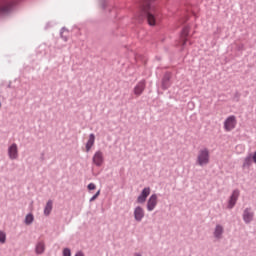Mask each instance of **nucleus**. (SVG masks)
Listing matches in <instances>:
<instances>
[{
    "instance_id": "obj_15",
    "label": "nucleus",
    "mask_w": 256,
    "mask_h": 256,
    "mask_svg": "<svg viewBox=\"0 0 256 256\" xmlns=\"http://www.w3.org/2000/svg\"><path fill=\"white\" fill-rule=\"evenodd\" d=\"M35 251L37 255H42V253H45V242H38L36 244Z\"/></svg>"
},
{
    "instance_id": "obj_20",
    "label": "nucleus",
    "mask_w": 256,
    "mask_h": 256,
    "mask_svg": "<svg viewBox=\"0 0 256 256\" xmlns=\"http://www.w3.org/2000/svg\"><path fill=\"white\" fill-rule=\"evenodd\" d=\"M33 219H34L33 214H28L25 218L26 225H31V223H33Z\"/></svg>"
},
{
    "instance_id": "obj_14",
    "label": "nucleus",
    "mask_w": 256,
    "mask_h": 256,
    "mask_svg": "<svg viewBox=\"0 0 256 256\" xmlns=\"http://www.w3.org/2000/svg\"><path fill=\"white\" fill-rule=\"evenodd\" d=\"M189 35V26H185L181 33L182 45L185 46L187 43V36Z\"/></svg>"
},
{
    "instance_id": "obj_9",
    "label": "nucleus",
    "mask_w": 256,
    "mask_h": 256,
    "mask_svg": "<svg viewBox=\"0 0 256 256\" xmlns=\"http://www.w3.org/2000/svg\"><path fill=\"white\" fill-rule=\"evenodd\" d=\"M8 155L10 159H17L19 157V151L17 149V144H12L8 148Z\"/></svg>"
},
{
    "instance_id": "obj_7",
    "label": "nucleus",
    "mask_w": 256,
    "mask_h": 256,
    "mask_svg": "<svg viewBox=\"0 0 256 256\" xmlns=\"http://www.w3.org/2000/svg\"><path fill=\"white\" fill-rule=\"evenodd\" d=\"M143 217H145V210L138 206L134 209V219L135 221L141 222L143 221Z\"/></svg>"
},
{
    "instance_id": "obj_12",
    "label": "nucleus",
    "mask_w": 256,
    "mask_h": 256,
    "mask_svg": "<svg viewBox=\"0 0 256 256\" xmlns=\"http://www.w3.org/2000/svg\"><path fill=\"white\" fill-rule=\"evenodd\" d=\"M145 91V81L139 82L134 88V95L139 97Z\"/></svg>"
},
{
    "instance_id": "obj_25",
    "label": "nucleus",
    "mask_w": 256,
    "mask_h": 256,
    "mask_svg": "<svg viewBox=\"0 0 256 256\" xmlns=\"http://www.w3.org/2000/svg\"><path fill=\"white\" fill-rule=\"evenodd\" d=\"M252 159H253L254 163H256V151L254 152Z\"/></svg>"
},
{
    "instance_id": "obj_16",
    "label": "nucleus",
    "mask_w": 256,
    "mask_h": 256,
    "mask_svg": "<svg viewBox=\"0 0 256 256\" xmlns=\"http://www.w3.org/2000/svg\"><path fill=\"white\" fill-rule=\"evenodd\" d=\"M170 79H171V74H165V76H164V78L162 80V87H163V89H169V87L171 85L169 83Z\"/></svg>"
},
{
    "instance_id": "obj_2",
    "label": "nucleus",
    "mask_w": 256,
    "mask_h": 256,
    "mask_svg": "<svg viewBox=\"0 0 256 256\" xmlns=\"http://www.w3.org/2000/svg\"><path fill=\"white\" fill-rule=\"evenodd\" d=\"M209 159V149L204 148L198 152L197 163L200 165V167H203V165H208Z\"/></svg>"
},
{
    "instance_id": "obj_26",
    "label": "nucleus",
    "mask_w": 256,
    "mask_h": 256,
    "mask_svg": "<svg viewBox=\"0 0 256 256\" xmlns=\"http://www.w3.org/2000/svg\"><path fill=\"white\" fill-rule=\"evenodd\" d=\"M75 256H85V255L83 254V252H78V253H76Z\"/></svg>"
},
{
    "instance_id": "obj_23",
    "label": "nucleus",
    "mask_w": 256,
    "mask_h": 256,
    "mask_svg": "<svg viewBox=\"0 0 256 256\" xmlns=\"http://www.w3.org/2000/svg\"><path fill=\"white\" fill-rule=\"evenodd\" d=\"M63 256H71V250L69 248H65L63 250Z\"/></svg>"
},
{
    "instance_id": "obj_13",
    "label": "nucleus",
    "mask_w": 256,
    "mask_h": 256,
    "mask_svg": "<svg viewBox=\"0 0 256 256\" xmlns=\"http://www.w3.org/2000/svg\"><path fill=\"white\" fill-rule=\"evenodd\" d=\"M95 145V134H90L89 139L86 143V153L91 151V147Z\"/></svg>"
},
{
    "instance_id": "obj_24",
    "label": "nucleus",
    "mask_w": 256,
    "mask_h": 256,
    "mask_svg": "<svg viewBox=\"0 0 256 256\" xmlns=\"http://www.w3.org/2000/svg\"><path fill=\"white\" fill-rule=\"evenodd\" d=\"M88 189H89V191H94V189H97V186L95 184H93V183H90L88 185Z\"/></svg>"
},
{
    "instance_id": "obj_6",
    "label": "nucleus",
    "mask_w": 256,
    "mask_h": 256,
    "mask_svg": "<svg viewBox=\"0 0 256 256\" xmlns=\"http://www.w3.org/2000/svg\"><path fill=\"white\" fill-rule=\"evenodd\" d=\"M151 195V188L146 187L142 190L141 194L137 198V203H145L147 196Z\"/></svg>"
},
{
    "instance_id": "obj_19",
    "label": "nucleus",
    "mask_w": 256,
    "mask_h": 256,
    "mask_svg": "<svg viewBox=\"0 0 256 256\" xmlns=\"http://www.w3.org/2000/svg\"><path fill=\"white\" fill-rule=\"evenodd\" d=\"M252 158L248 156L244 159L243 167H251Z\"/></svg>"
},
{
    "instance_id": "obj_11",
    "label": "nucleus",
    "mask_w": 256,
    "mask_h": 256,
    "mask_svg": "<svg viewBox=\"0 0 256 256\" xmlns=\"http://www.w3.org/2000/svg\"><path fill=\"white\" fill-rule=\"evenodd\" d=\"M254 213L251 208H246L243 213V220L245 223H251L253 221Z\"/></svg>"
},
{
    "instance_id": "obj_18",
    "label": "nucleus",
    "mask_w": 256,
    "mask_h": 256,
    "mask_svg": "<svg viewBox=\"0 0 256 256\" xmlns=\"http://www.w3.org/2000/svg\"><path fill=\"white\" fill-rule=\"evenodd\" d=\"M221 235H223V226L217 225L215 228L214 236L217 237V239L221 238Z\"/></svg>"
},
{
    "instance_id": "obj_3",
    "label": "nucleus",
    "mask_w": 256,
    "mask_h": 256,
    "mask_svg": "<svg viewBox=\"0 0 256 256\" xmlns=\"http://www.w3.org/2000/svg\"><path fill=\"white\" fill-rule=\"evenodd\" d=\"M235 127H237V117L231 115L228 118H226V120L224 121L225 131H233Z\"/></svg>"
},
{
    "instance_id": "obj_4",
    "label": "nucleus",
    "mask_w": 256,
    "mask_h": 256,
    "mask_svg": "<svg viewBox=\"0 0 256 256\" xmlns=\"http://www.w3.org/2000/svg\"><path fill=\"white\" fill-rule=\"evenodd\" d=\"M13 2H7L5 0H0V15H7L11 13L13 9Z\"/></svg>"
},
{
    "instance_id": "obj_17",
    "label": "nucleus",
    "mask_w": 256,
    "mask_h": 256,
    "mask_svg": "<svg viewBox=\"0 0 256 256\" xmlns=\"http://www.w3.org/2000/svg\"><path fill=\"white\" fill-rule=\"evenodd\" d=\"M51 211H53V201L49 200L44 208V215L48 217V215H51Z\"/></svg>"
},
{
    "instance_id": "obj_22",
    "label": "nucleus",
    "mask_w": 256,
    "mask_h": 256,
    "mask_svg": "<svg viewBox=\"0 0 256 256\" xmlns=\"http://www.w3.org/2000/svg\"><path fill=\"white\" fill-rule=\"evenodd\" d=\"M99 195H101V190H98L96 194L92 198H90V202L92 203V201H95V199H97Z\"/></svg>"
},
{
    "instance_id": "obj_5",
    "label": "nucleus",
    "mask_w": 256,
    "mask_h": 256,
    "mask_svg": "<svg viewBox=\"0 0 256 256\" xmlns=\"http://www.w3.org/2000/svg\"><path fill=\"white\" fill-rule=\"evenodd\" d=\"M104 161H105V158L103 157V152L96 151L92 158V162L94 163V165H96V167H101Z\"/></svg>"
},
{
    "instance_id": "obj_1",
    "label": "nucleus",
    "mask_w": 256,
    "mask_h": 256,
    "mask_svg": "<svg viewBox=\"0 0 256 256\" xmlns=\"http://www.w3.org/2000/svg\"><path fill=\"white\" fill-rule=\"evenodd\" d=\"M142 11L147 16L148 25L151 27H154V25H157L159 21H161V13L159 12V8L153 4L146 3L142 5Z\"/></svg>"
},
{
    "instance_id": "obj_8",
    "label": "nucleus",
    "mask_w": 256,
    "mask_h": 256,
    "mask_svg": "<svg viewBox=\"0 0 256 256\" xmlns=\"http://www.w3.org/2000/svg\"><path fill=\"white\" fill-rule=\"evenodd\" d=\"M157 207V194H152L147 202V210L153 211Z\"/></svg>"
},
{
    "instance_id": "obj_10",
    "label": "nucleus",
    "mask_w": 256,
    "mask_h": 256,
    "mask_svg": "<svg viewBox=\"0 0 256 256\" xmlns=\"http://www.w3.org/2000/svg\"><path fill=\"white\" fill-rule=\"evenodd\" d=\"M239 190H234L231 197H230V200H229V203H228V208L229 209H233V207H235V203H237V199H239Z\"/></svg>"
},
{
    "instance_id": "obj_21",
    "label": "nucleus",
    "mask_w": 256,
    "mask_h": 256,
    "mask_svg": "<svg viewBox=\"0 0 256 256\" xmlns=\"http://www.w3.org/2000/svg\"><path fill=\"white\" fill-rule=\"evenodd\" d=\"M5 241H7V234H5V232L0 231V243H5Z\"/></svg>"
}]
</instances>
